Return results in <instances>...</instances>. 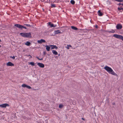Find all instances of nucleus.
Returning a JSON list of instances; mask_svg holds the SVG:
<instances>
[{
	"mask_svg": "<svg viewBox=\"0 0 123 123\" xmlns=\"http://www.w3.org/2000/svg\"><path fill=\"white\" fill-rule=\"evenodd\" d=\"M104 68L109 73H110L113 75L116 76H117V74L115 73L111 68L108 66H106Z\"/></svg>",
	"mask_w": 123,
	"mask_h": 123,
	"instance_id": "1",
	"label": "nucleus"
},
{
	"mask_svg": "<svg viewBox=\"0 0 123 123\" xmlns=\"http://www.w3.org/2000/svg\"><path fill=\"white\" fill-rule=\"evenodd\" d=\"M113 36L116 38L121 39L123 41V36H122L115 34L113 35Z\"/></svg>",
	"mask_w": 123,
	"mask_h": 123,
	"instance_id": "2",
	"label": "nucleus"
},
{
	"mask_svg": "<svg viewBox=\"0 0 123 123\" xmlns=\"http://www.w3.org/2000/svg\"><path fill=\"white\" fill-rule=\"evenodd\" d=\"M31 34L30 32L25 33V37L31 38Z\"/></svg>",
	"mask_w": 123,
	"mask_h": 123,
	"instance_id": "3",
	"label": "nucleus"
},
{
	"mask_svg": "<svg viewBox=\"0 0 123 123\" xmlns=\"http://www.w3.org/2000/svg\"><path fill=\"white\" fill-rule=\"evenodd\" d=\"M122 27L121 24H118L117 25L116 27L117 29L119 30L121 29L122 28Z\"/></svg>",
	"mask_w": 123,
	"mask_h": 123,
	"instance_id": "4",
	"label": "nucleus"
},
{
	"mask_svg": "<svg viewBox=\"0 0 123 123\" xmlns=\"http://www.w3.org/2000/svg\"><path fill=\"white\" fill-rule=\"evenodd\" d=\"M9 105L7 104H4L0 105V107L2 108H6L7 106H9Z\"/></svg>",
	"mask_w": 123,
	"mask_h": 123,
	"instance_id": "5",
	"label": "nucleus"
},
{
	"mask_svg": "<svg viewBox=\"0 0 123 123\" xmlns=\"http://www.w3.org/2000/svg\"><path fill=\"white\" fill-rule=\"evenodd\" d=\"M37 65L41 68H43L44 67V65L42 63H37Z\"/></svg>",
	"mask_w": 123,
	"mask_h": 123,
	"instance_id": "6",
	"label": "nucleus"
},
{
	"mask_svg": "<svg viewBox=\"0 0 123 123\" xmlns=\"http://www.w3.org/2000/svg\"><path fill=\"white\" fill-rule=\"evenodd\" d=\"M48 25H49L50 26V27H55L57 25H54L53 24H51V22H49L48 23Z\"/></svg>",
	"mask_w": 123,
	"mask_h": 123,
	"instance_id": "7",
	"label": "nucleus"
},
{
	"mask_svg": "<svg viewBox=\"0 0 123 123\" xmlns=\"http://www.w3.org/2000/svg\"><path fill=\"white\" fill-rule=\"evenodd\" d=\"M6 65L7 66H13L14 65L12 63L10 62H9L6 63Z\"/></svg>",
	"mask_w": 123,
	"mask_h": 123,
	"instance_id": "8",
	"label": "nucleus"
},
{
	"mask_svg": "<svg viewBox=\"0 0 123 123\" xmlns=\"http://www.w3.org/2000/svg\"><path fill=\"white\" fill-rule=\"evenodd\" d=\"M14 26L19 28L20 29H22V26L19 24H16L14 25Z\"/></svg>",
	"mask_w": 123,
	"mask_h": 123,
	"instance_id": "9",
	"label": "nucleus"
},
{
	"mask_svg": "<svg viewBox=\"0 0 123 123\" xmlns=\"http://www.w3.org/2000/svg\"><path fill=\"white\" fill-rule=\"evenodd\" d=\"M45 42V40L43 39H41L40 40L37 41V42L39 43H41L42 42Z\"/></svg>",
	"mask_w": 123,
	"mask_h": 123,
	"instance_id": "10",
	"label": "nucleus"
},
{
	"mask_svg": "<svg viewBox=\"0 0 123 123\" xmlns=\"http://www.w3.org/2000/svg\"><path fill=\"white\" fill-rule=\"evenodd\" d=\"M50 46L51 47V49H58V47L55 45H51Z\"/></svg>",
	"mask_w": 123,
	"mask_h": 123,
	"instance_id": "11",
	"label": "nucleus"
},
{
	"mask_svg": "<svg viewBox=\"0 0 123 123\" xmlns=\"http://www.w3.org/2000/svg\"><path fill=\"white\" fill-rule=\"evenodd\" d=\"M20 34L22 36L25 37V32L21 33Z\"/></svg>",
	"mask_w": 123,
	"mask_h": 123,
	"instance_id": "12",
	"label": "nucleus"
},
{
	"mask_svg": "<svg viewBox=\"0 0 123 123\" xmlns=\"http://www.w3.org/2000/svg\"><path fill=\"white\" fill-rule=\"evenodd\" d=\"M45 47H46V49L47 51H49L50 47L47 45H46L45 46Z\"/></svg>",
	"mask_w": 123,
	"mask_h": 123,
	"instance_id": "13",
	"label": "nucleus"
},
{
	"mask_svg": "<svg viewBox=\"0 0 123 123\" xmlns=\"http://www.w3.org/2000/svg\"><path fill=\"white\" fill-rule=\"evenodd\" d=\"M71 28L72 29L75 31H77L78 30V29L77 27L74 26H71Z\"/></svg>",
	"mask_w": 123,
	"mask_h": 123,
	"instance_id": "14",
	"label": "nucleus"
},
{
	"mask_svg": "<svg viewBox=\"0 0 123 123\" xmlns=\"http://www.w3.org/2000/svg\"><path fill=\"white\" fill-rule=\"evenodd\" d=\"M55 34H57L59 33H61V31L59 30L55 31Z\"/></svg>",
	"mask_w": 123,
	"mask_h": 123,
	"instance_id": "15",
	"label": "nucleus"
},
{
	"mask_svg": "<svg viewBox=\"0 0 123 123\" xmlns=\"http://www.w3.org/2000/svg\"><path fill=\"white\" fill-rule=\"evenodd\" d=\"M52 52L53 54L55 55H56L58 54V53L57 52L54 50H52Z\"/></svg>",
	"mask_w": 123,
	"mask_h": 123,
	"instance_id": "16",
	"label": "nucleus"
},
{
	"mask_svg": "<svg viewBox=\"0 0 123 123\" xmlns=\"http://www.w3.org/2000/svg\"><path fill=\"white\" fill-rule=\"evenodd\" d=\"M25 44L27 46H29L31 44V43L29 42H26Z\"/></svg>",
	"mask_w": 123,
	"mask_h": 123,
	"instance_id": "17",
	"label": "nucleus"
},
{
	"mask_svg": "<svg viewBox=\"0 0 123 123\" xmlns=\"http://www.w3.org/2000/svg\"><path fill=\"white\" fill-rule=\"evenodd\" d=\"M70 2L71 4H72L73 5H74L75 3V1L74 0H72L70 1Z\"/></svg>",
	"mask_w": 123,
	"mask_h": 123,
	"instance_id": "18",
	"label": "nucleus"
},
{
	"mask_svg": "<svg viewBox=\"0 0 123 123\" xmlns=\"http://www.w3.org/2000/svg\"><path fill=\"white\" fill-rule=\"evenodd\" d=\"M106 31V32H111V33H114L115 32V31L113 30H112V31Z\"/></svg>",
	"mask_w": 123,
	"mask_h": 123,
	"instance_id": "19",
	"label": "nucleus"
},
{
	"mask_svg": "<svg viewBox=\"0 0 123 123\" xmlns=\"http://www.w3.org/2000/svg\"><path fill=\"white\" fill-rule=\"evenodd\" d=\"M29 64L31 65L32 66H34L35 65L34 62H30L29 63Z\"/></svg>",
	"mask_w": 123,
	"mask_h": 123,
	"instance_id": "20",
	"label": "nucleus"
},
{
	"mask_svg": "<svg viewBox=\"0 0 123 123\" xmlns=\"http://www.w3.org/2000/svg\"><path fill=\"white\" fill-rule=\"evenodd\" d=\"M26 87L29 89H30L31 88V87L30 86L27 85L26 86Z\"/></svg>",
	"mask_w": 123,
	"mask_h": 123,
	"instance_id": "21",
	"label": "nucleus"
},
{
	"mask_svg": "<svg viewBox=\"0 0 123 123\" xmlns=\"http://www.w3.org/2000/svg\"><path fill=\"white\" fill-rule=\"evenodd\" d=\"M26 85L25 84H22V87H26Z\"/></svg>",
	"mask_w": 123,
	"mask_h": 123,
	"instance_id": "22",
	"label": "nucleus"
},
{
	"mask_svg": "<svg viewBox=\"0 0 123 123\" xmlns=\"http://www.w3.org/2000/svg\"><path fill=\"white\" fill-rule=\"evenodd\" d=\"M120 7V8L119 7H118V10H119V11H120V10H123V8L122 7Z\"/></svg>",
	"mask_w": 123,
	"mask_h": 123,
	"instance_id": "23",
	"label": "nucleus"
},
{
	"mask_svg": "<svg viewBox=\"0 0 123 123\" xmlns=\"http://www.w3.org/2000/svg\"><path fill=\"white\" fill-rule=\"evenodd\" d=\"M63 106V105L60 104L59 105V108H62Z\"/></svg>",
	"mask_w": 123,
	"mask_h": 123,
	"instance_id": "24",
	"label": "nucleus"
},
{
	"mask_svg": "<svg viewBox=\"0 0 123 123\" xmlns=\"http://www.w3.org/2000/svg\"><path fill=\"white\" fill-rule=\"evenodd\" d=\"M69 47H71V46L70 45H68L67 46V48L68 49H69Z\"/></svg>",
	"mask_w": 123,
	"mask_h": 123,
	"instance_id": "25",
	"label": "nucleus"
},
{
	"mask_svg": "<svg viewBox=\"0 0 123 123\" xmlns=\"http://www.w3.org/2000/svg\"><path fill=\"white\" fill-rule=\"evenodd\" d=\"M115 0L119 2H121L123 1V0Z\"/></svg>",
	"mask_w": 123,
	"mask_h": 123,
	"instance_id": "26",
	"label": "nucleus"
},
{
	"mask_svg": "<svg viewBox=\"0 0 123 123\" xmlns=\"http://www.w3.org/2000/svg\"><path fill=\"white\" fill-rule=\"evenodd\" d=\"M36 58L39 60H43V58H41V59L40 58H39L38 57H36Z\"/></svg>",
	"mask_w": 123,
	"mask_h": 123,
	"instance_id": "27",
	"label": "nucleus"
},
{
	"mask_svg": "<svg viewBox=\"0 0 123 123\" xmlns=\"http://www.w3.org/2000/svg\"><path fill=\"white\" fill-rule=\"evenodd\" d=\"M98 15L100 16H102L103 15V14L101 12L99 13Z\"/></svg>",
	"mask_w": 123,
	"mask_h": 123,
	"instance_id": "28",
	"label": "nucleus"
},
{
	"mask_svg": "<svg viewBox=\"0 0 123 123\" xmlns=\"http://www.w3.org/2000/svg\"><path fill=\"white\" fill-rule=\"evenodd\" d=\"M25 25L29 27H31V26L29 24H25Z\"/></svg>",
	"mask_w": 123,
	"mask_h": 123,
	"instance_id": "29",
	"label": "nucleus"
},
{
	"mask_svg": "<svg viewBox=\"0 0 123 123\" xmlns=\"http://www.w3.org/2000/svg\"><path fill=\"white\" fill-rule=\"evenodd\" d=\"M55 7V5L54 4H52L51 5V7Z\"/></svg>",
	"mask_w": 123,
	"mask_h": 123,
	"instance_id": "30",
	"label": "nucleus"
},
{
	"mask_svg": "<svg viewBox=\"0 0 123 123\" xmlns=\"http://www.w3.org/2000/svg\"><path fill=\"white\" fill-rule=\"evenodd\" d=\"M10 57L12 58L13 59H15V57L14 56H13V57L11 56Z\"/></svg>",
	"mask_w": 123,
	"mask_h": 123,
	"instance_id": "31",
	"label": "nucleus"
},
{
	"mask_svg": "<svg viewBox=\"0 0 123 123\" xmlns=\"http://www.w3.org/2000/svg\"><path fill=\"white\" fill-rule=\"evenodd\" d=\"M122 5V6H123V3H122V4H121V3H119V4H118V5H119V6H120V5Z\"/></svg>",
	"mask_w": 123,
	"mask_h": 123,
	"instance_id": "32",
	"label": "nucleus"
},
{
	"mask_svg": "<svg viewBox=\"0 0 123 123\" xmlns=\"http://www.w3.org/2000/svg\"><path fill=\"white\" fill-rule=\"evenodd\" d=\"M22 28H24L25 29H26V28L25 27H24L23 26H22Z\"/></svg>",
	"mask_w": 123,
	"mask_h": 123,
	"instance_id": "33",
	"label": "nucleus"
},
{
	"mask_svg": "<svg viewBox=\"0 0 123 123\" xmlns=\"http://www.w3.org/2000/svg\"><path fill=\"white\" fill-rule=\"evenodd\" d=\"M101 12H100V10H99L98 11V12L99 13H100Z\"/></svg>",
	"mask_w": 123,
	"mask_h": 123,
	"instance_id": "34",
	"label": "nucleus"
},
{
	"mask_svg": "<svg viewBox=\"0 0 123 123\" xmlns=\"http://www.w3.org/2000/svg\"><path fill=\"white\" fill-rule=\"evenodd\" d=\"M98 26H97V25H95V27H96V28H98Z\"/></svg>",
	"mask_w": 123,
	"mask_h": 123,
	"instance_id": "35",
	"label": "nucleus"
},
{
	"mask_svg": "<svg viewBox=\"0 0 123 123\" xmlns=\"http://www.w3.org/2000/svg\"><path fill=\"white\" fill-rule=\"evenodd\" d=\"M112 104L113 105H115V103L114 102H113L112 103Z\"/></svg>",
	"mask_w": 123,
	"mask_h": 123,
	"instance_id": "36",
	"label": "nucleus"
},
{
	"mask_svg": "<svg viewBox=\"0 0 123 123\" xmlns=\"http://www.w3.org/2000/svg\"><path fill=\"white\" fill-rule=\"evenodd\" d=\"M81 119L83 120H85V119L84 118H82Z\"/></svg>",
	"mask_w": 123,
	"mask_h": 123,
	"instance_id": "37",
	"label": "nucleus"
},
{
	"mask_svg": "<svg viewBox=\"0 0 123 123\" xmlns=\"http://www.w3.org/2000/svg\"><path fill=\"white\" fill-rule=\"evenodd\" d=\"M30 56V57H31V55H28V56Z\"/></svg>",
	"mask_w": 123,
	"mask_h": 123,
	"instance_id": "38",
	"label": "nucleus"
},
{
	"mask_svg": "<svg viewBox=\"0 0 123 123\" xmlns=\"http://www.w3.org/2000/svg\"><path fill=\"white\" fill-rule=\"evenodd\" d=\"M43 11H44V9H43Z\"/></svg>",
	"mask_w": 123,
	"mask_h": 123,
	"instance_id": "39",
	"label": "nucleus"
},
{
	"mask_svg": "<svg viewBox=\"0 0 123 123\" xmlns=\"http://www.w3.org/2000/svg\"><path fill=\"white\" fill-rule=\"evenodd\" d=\"M44 54H45V53H44Z\"/></svg>",
	"mask_w": 123,
	"mask_h": 123,
	"instance_id": "40",
	"label": "nucleus"
},
{
	"mask_svg": "<svg viewBox=\"0 0 123 123\" xmlns=\"http://www.w3.org/2000/svg\"><path fill=\"white\" fill-rule=\"evenodd\" d=\"M1 47V46L0 45V47Z\"/></svg>",
	"mask_w": 123,
	"mask_h": 123,
	"instance_id": "41",
	"label": "nucleus"
},
{
	"mask_svg": "<svg viewBox=\"0 0 123 123\" xmlns=\"http://www.w3.org/2000/svg\"><path fill=\"white\" fill-rule=\"evenodd\" d=\"M57 25H58V23H57Z\"/></svg>",
	"mask_w": 123,
	"mask_h": 123,
	"instance_id": "42",
	"label": "nucleus"
}]
</instances>
